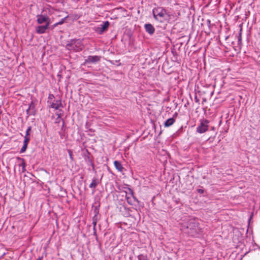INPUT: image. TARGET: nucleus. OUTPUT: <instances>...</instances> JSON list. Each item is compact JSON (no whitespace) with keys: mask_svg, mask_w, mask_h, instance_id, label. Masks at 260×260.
I'll list each match as a JSON object with an SVG mask.
<instances>
[{"mask_svg":"<svg viewBox=\"0 0 260 260\" xmlns=\"http://www.w3.org/2000/svg\"><path fill=\"white\" fill-rule=\"evenodd\" d=\"M180 224V230L191 237L198 236L201 230L196 220L189 217H183Z\"/></svg>","mask_w":260,"mask_h":260,"instance_id":"f257e3e1","label":"nucleus"},{"mask_svg":"<svg viewBox=\"0 0 260 260\" xmlns=\"http://www.w3.org/2000/svg\"><path fill=\"white\" fill-rule=\"evenodd\" d=\"M66 49L70 51L78 52L82 50L84 48L82 40L72 39L69 41L66 46Z\"/></svg>","mask_w":260,"mask_h":260,"instance_id":"f03ea898","label":"nucleus"},{"mask_svg":"<svg viewBox=\"0 0 260 260\" xmlns=\"http://www.w3.org/2000/svg\"><path fill=\"white\" fill-rule=\"evenodd\" d=\"M152 13L154 18L157 21L162 22L167 20L170 17L166 10L162 7H157L154 8L152 10Z\"/></svg>","mask_w":260,"mask_h":260,"instance_id":"7ed1b4c3","label":"nucleus"},{"mask_svg":"<svg viewBox=\"0 0 260 260\" xmlns=\"http://www.w3.org/2000/svg\"><path fill=\"white\" fill-rule=\"evenodd\" d=\"M209 122L210 121L206 119L200 120V123L197 127L196 132L201 134L207 132L209 129Z\"/></svg>","mask_w":260,"mask_h":260,"instance_id":"20e7f679","label":"nucleus"},{"mask_svg":"<svg viewBox=\"0 0 260 260\" xmlns=\"http://www.w3.org/2000/svg\"><path fill=\"white\" fill-rule=\"evenodd\" d=\"M128 192H126V199L127 203L130 205H133L135 203H139L138 200L135 197L133 190L128 188Z\"/></svg>","mask_w":260,"mask_h":260,"instance_id":"39448f33","label":"nucleus"},{"mask_svg":"<svg viewBox=\"0 0 260 260\" xmlns=\"http://www.w3.org/2000/svg\"><path fill=\"white\" fill-rule=\"evenodd\" d=\"M37 22L38 24H41L43 23H47V22L50 23V19L47 14H38L36 16Z\"/></svg>","mask_w":260,"mask_h":260,"instance_id":"423d86ee","label":"nucleus"},{"mask_svg":"<svg viewBox=\"0 0 260 260\" xmlns=\"http://www.w3.org/2000/svg\"><path fill=\"white\" fill-rule=\"evenodd\" d=\"M109 25L110 23L108 21L103 22L96 28V32L99 34H102L108 28Z\"/></svg>","mask_w":260,"mask_h":260,"instance_id":"0eeeda50","label":"nucleus"},{"mask_svg":"<svg viewBox=\"0 0 260 260\" xmlns=\"http://www.w3.org/2000/svg\"><path fill=\"white\" fill-rule=\"evenodd\" d=\"M50 23L47 22L43 25H38L36 27V31L38 34H43L46 32V30L49 28Z\"/></svg>","mask_w":260,"mask_h":260,"instance_id":"6e6552de","label":"nucleus"},{"mask_svg":"<svg viewBox=\"0 0 260 260\" xmlns=\"http://www.w3.org/2000/svg\"><path fill=\"white\" fill-rule=\"evenodd\" d=\"M101 56L98 55H89L85 60V63H95L100 61Z\"/></svg>","mask_w":260,"mask_h":260,"instance_id":"1a4fd4ad","label":"nucleus"},{"mask_svg":"<svg viewBox=\"0 0 260 260\" xmlns=\"http://www.w3.org/2000/svg\"><path fill=\"white\" fill-rule=\"evenodd\" d=\"M50 107L56 110H59L60 108H62L63 106L60 100H56L54 102H50Z\"/></svg>","mask_w":260,"mask_h":260,"instance_id":"9d476101","label":"nucleus"},{"mask_svg":"<svg viewBox=\"0 0 260 260\" xmlns=\"http://www.w3.org/2000/svg\"><path fill=\"white\" fill-rule=\"evenodd\" d=\"M144 27L146 32H147L149 35H152L154 33L155 28L151 24H145Z\"/></svg>","mask_w":260,"mask_h":260,"instance_id":"9b49d317","label":"nucleus"},{"mask_svg":"<svg viewBox=\"0 0 260 260\" xmlns=\"http://www.w3.org/2000/svg\"><path fill=\"white\" fill-rule=\"evenodd\" d=\"M114 165L118 171L120 172L123 171L124 168L120 161H117V160H115L114 161Z\"/></svg>","mask_w":260,"mask_h":260,"instance_id":"f8f14e48","label":"nucleus"},{"mask_svg":"<svg viewBox=\"0 0 260 260\" xmlns=\"http://www.w3.org/2000/svg\"><path fill=\"white\" fill-rule=\"evenodd\" d=\"M17 159L21 161V163L19 164V167H21L22 168V172L24 173L26 171L25 167L26 164L25 162V160L23 158L18 157Z\"/></svg>","mask_w":260,"mask_h":260,"instance_id":"ddd939ff","label":"nucleus"},{"mask_svg":"<svg viewBox=\"0 0 260 260\" xmlns=\"http://www.w3.org/2000/svg\"><path fill=\"white\" fill-rule=\"evenodd\" d=\"M175 121V120L174 118H170L165 122L164 125L165 127H169L172 125Z\"/></svg>","mask_w":260,"mask_h":260,"instance_id":"4468645a","label":"nucleus"},{"mask_svg":"<svg viewBox=\"0 0 260 260\" xmlns=\"http://www.w3.org/2000/svg\"><path fill=\"white\" fill-rule=\"evenodd\" d=\"M99 181L96 178H93L92 180L91 183L89 184V187L91 188H95L98 185Z\"/></svg>","mask_w":260,"mask_h":260,"instance_id":"2eb2a0df","label":"nucleus"},{"mask_svg":"<svg viewBox=\"0 0 260 260\" xmlns=\"http://www.w3.org/2000/svg\"><path fill=\"white\" fill-rule=\"evenodd\" d=\"M137 258L138 260H149L147 255L143 254L138 255Z\"/></svg>","mask_w":260,"mask_h":260,"instance_id":"dca6fc26","label":"nucleus"},{"mask_svg":"<svg viewBox=\"0 0 260 260\" xmlns=\"http://www.w3.org/2000/svg\"><path fill=\"white\" fill-rule=\"evenodd\" d=\"M242 28L240 29V32L239 34V36L238 37V44H240L242 42Z\"/></svg>","mask_w":260,"mask_h":260,"instance_id":"f3484780","label":"nucleus"},{"mask_svg":"<svg viewBox=\"0 0 260 260\" xmlns=\"http://www.w3.org/2000/svg\"><path fill=\"white\" fill-rule=\"evenodd\" d=\"M24 141H23V144L24 145H28V144L29 143V141L30 140V139H29V137H24Z\"/></svg>","mask_w":260,"mask_h":260,"instance_id":"a211bd4d","label":"nucleus"},{"mask_svg":"<svg viewBox=\"0 0 260 260\" xmlns=\"http://www.w3.org/2000/svg\"><path fill=\"white\" fill-rule=\"evenodd\" d=\"M27 147V145L23 144V146L20 149V153H24L26 151Z\"/></svg>","mask_w":260,"mask_h":260,"instance_id":"6ab92c4d","label":"nucleus"},{"mask_svg":"<svg viewBox=\"0 0 260 260\" xmlns=\"http://www.w3.org/2000/svg\"><path fill=\"white\" fill-rule=\"evenodd\" d=\"M31 129V127L30 126H28L26 129L25 136L24 137H28L29 135V132Z\"/></svg>","mask_w":260,"mask_h":260,"instance_id":"aec40b11","label":"nucleus"},{"mask_svg":"<svg viewBox=\"0 0 260 260\" xmlns=\"http://www.w3.org/2000/svg\"><path fill=\"white\" fill-rule=\"evenodd\" d=\"M54 99V96L52 94H49L48 95V102H52V100Z\"/></svg>","mask_w":260,"mask_h":260,"instance_id":"412c9836","label":"nucleus"},{"mask_svg":"<svg viewBox=\"0 0 260 260\" xmlns=\"http://www.w3.org/2000/svg\"><path fill=\"white\" fill-rule=\"evenodd\" d=\"M67 18V17H66L61 19L59 21L57 22V24H58V25L62 24L64 22L65 20Z\"/></svg>","mask_w":260,"mask_h":260,"instance_id":"4be33fe9","label":"nucleus"},{"mask_svg":"<svg viewBox=\"0 0 260 260\" xmlns=\"http://www.w3.org/2000/svg\"><path fill=\"white\" fill-rule=\"evenodd\" d=\"M68 153L69 154L70 158L71 160H73V152L71 150H68Z\"/></svg>","mask_w":260,"mask_h":260,"instance_id":"5701e85b","label":"nucleus"},{"mask_svg":"<svg viewBox=\"0 0 260 260\" xmlns=\"http://www.w3.org/2000/svg\"><path fill=\"white\" fill-rule=\"evenodd\" d=\"M98 219V216H96V215H94L93 216V217H92V221H94V222H97Z\"/></svg>","mask_w":260,"mask_h":260,"instance_id":"b1692460","label":"nucleus"},{"mask_svg":"<svg viewBox=\"0 0 260 260\" xmlns=\"http://www.w3.org/2000/svg\"><path fill=\"white\" fill-rule=\"evenodd\" d=\"M61 121V120L60 119H57V118L56 119V122H59L60 121ZM62 122V127H63L64 125V121L63 119L61 120Z\"/></svg>","mask_w":260,"mask_h":260,"instance_id":"393cba45","label":"nucleus"},{"mask_svg":"<svg viewBox=\"0 0 260 260\" xmlns=\"http://www.w3.org/2000/svg\"><path fill=\"white\" fill-rule=\"evenodd\" d=\"M197 191L198 193L202 194V193H204V190L203 189L199 188V189H198Z\"/></svg>","mask_w":260,"mask_h":260,"instance_id":"a878e982","label":"nucleus"},{"mask_svg":"<svg viewBox=\"0 0 260 260\" xmlns=\"http://www.w3.org/2000/svg\"><path fill=\"white\" fill-rule=\"evenodd\" d=\"M94 215H96V216H98V214H99V210L95 208V209L94 210Z\"/></svg>","mask_w":260,"mask_h":260,"instance_id":"bb28decb","label":"nucleus"},{"mask_svg":"<svg viewBox=\"0 0 260 260\" xmlns=\"http://www.w3.org/2000/svg\"><path fill=\"white\" fill-rule=\"evenodd\" d=\"M56 115H57V119L62 120L61 116V113H56Z\"/></svg>","mask_w":260,"mask_h":260,"instance_id":"cd10ccee","label":"nucleus"},{"mask_svg":"<svg viewBox=\"0 0 260 260\" xmlns=\"http://www.w3.org/2000/svg\"><path fill=\"white\" fill-rule=\"evenodd\" d=\"M57 26H58V24H57V22H56L51 26V29H53L55 27H56Z\"/></svg>","mask_w":260,"mask_h":260,"instance_id":"c85d7f7f","label":"nucleus"},{"mask_svg":"<svg viewBox=\"0 0 260 260\" xmlns=\"http://www.w3.org/2000/svg\"><path fill=\"white\" fill-rule=\"evenodd\" d=\"M97 222L92 221V223L93 225V230L94 231H95V226L96 225Z\"/></svg>","mask_w":260,"mask_h":260,"instance_id":"c756f323","label":"nucleus"},{"mask_svg":"<svg viewBox=\"0 0 260 260\" xmlns=\"http://www.w3.org/2000/svg\"><path fill=\"white\" fill-rule=\"evenodd\" d=\"M207 23L208 24V25H209L210 24V23H211L210 20H208L207 21Z\"/></svg>","mask_w":260,"mask_h":260,"instance_id":"7c9ffc66","label":"nucleus"},{"mask_svg":"<svg viewBox=\"0 0 260 260\" xmlns=\"http://www.w3.org/2000/svg\"><path fill=\"white\" fill-rule=\"evenodd\" d=\"M211 130L212 131H214L215 130V127L214 126L212 127H211Z\"/></svg>","mask_w":260,"mask_h":260,"instance_id":"2f4dec72","label":"nucleus"},{"mask_svg":"<svg viewBox=\"0 0 260 260\" xmlns=\"http://www.w3.org/2000/svg\"><path fill=\"white\" fill-rule=\"evenodd\" d=\"M167 1H168L169 3H171V2L172 1V0H167Z\"/></svg>","mask_w":260,"mask_h":260,"instance_id":"473e14b6","label":"nucleus"},{"mask_svg":"<svg viewBox=\"0 0 260 260\" xmlns=\"http://www.w3.org/2000/svg\"><path fill=\"white\" fill-rule=\"evenodd\" d=\"M91 166L93 167V164L92 163H91Z\"/></svg>","mask_w":260,"mask_h":260,"instance_id":"72a5a7b5","label":"nucleus"},{"mask_svg":"<svg viewBox=\"0 0 260 260\" xmlns=\"http://www.w3.org/2000/svg\"><path fill=\"white\" fill-rule=\"evenodd\" d=\"M221 123V120L220 121L219 124H220Z\"/></svg>","mask_w":260,"mask_h":260,"instance_id":"f704fd0d","label":"nucleus"}]
</instances>
